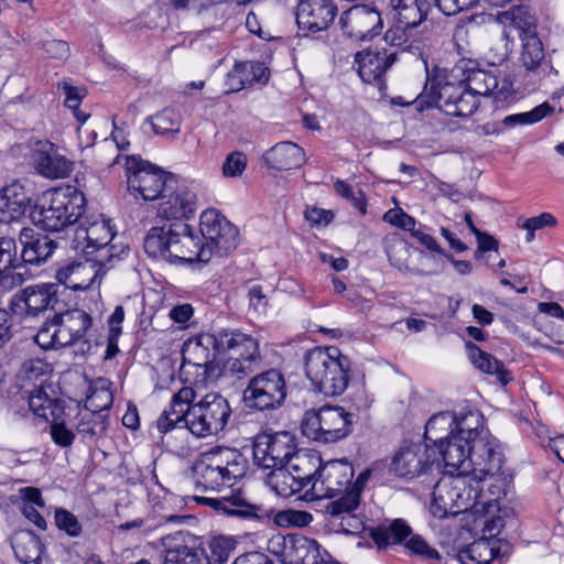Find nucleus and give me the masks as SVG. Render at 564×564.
I'll list each match as a JSON object with an SVG mask.
<instances>
[{
    "mask_svg": "<svg viewBox=\"0 0 564 564\" xmlns=\"http://www.w3.org/2000/svg\"><path fill=\"white\" fill-rule=\"evenodd\" d=\"M334 189L339 196L349 200L352 206L360 210L362 214L366 213V200L361 191H355L348 183L341 180H337L335 182Z\"/></svg>",
    "mask_w": 564,
    "mask_h": 564,
    "instance_id": "nucleus-59",
    "label": "nucleus"
},
{
    "mask_svg": "<svg viewBox=\"0 0 564 564\" xmlns=\"http://www.w3.org/2000/svg\"><path fill=\"white\" fill-rule=\"evenodd\" d=\"M337 14L333 0H300L296 22L300 29L319 32L326 30Z\"/></svg>",
    "mask_w": 564,
    "mask_h": 564,
    "instance_id": "nucleus-30",
    "label": "nucleus"
},
{
    "mask_svg": "<svg viewBox=\"0 0 564 564\" xmlns=\"http://www.w3.org/2000/svg\"><path fill=\"white\" fill-rule=\"evenodd\" d=\"M263 159L274 170L286 171L297 169L305 162V154L301 147L293 142H280L268 150Z\"/></svg>",
    "mask_w": 564,
    "mask_h": 564,
    "instance_id": "nucleus-42",
    "label": "nucleus"
},
{
    "mask_svg": "<svg viewBox=\"0 0 564 564\" xmlns=\"http://www.w3.org/2000/svg\"><path fill=\"white\" fill-rule=\"evenodd\" d=\"M55 522L58 529L64 530L70 536H78L82 532V525L77 518L67 510L57 509Z\"/></svg>",
    "mask_w": 564,
    "mask_h": 564,
    "instance_id": "nucleus-60",
    "label": "nucleus"
},
{
    "mask_svg": "<svg viewBox=\"0 0 564 564\" xmlns=\"http://www.w3.org/2000/svg\"><path fill=\"white\" fill-rule=\"evenodd\" d=\"M305 373L325 397L341 394L348 386L349 362L337 347H315L305 355Z\"/></svg>",
    "mask_w": 564,
    "mask_h": 564,
    "instance_id": "nucleus-4",
    "label": "nucleus"
},
{
    "mask_svg": "<svg viewBox=\"0 0 564 564\" xmlns=\"http://www.w3.org/2000/svg\"><path fill=\"white\" fill-rule=\"evenodd\" d=\"M502 527L501 520L487 521L484 528V532L488 536L478 539L460 549L457 553V558L462 564H489L495 557L499 555L500 540H496L495 536L500 532Z\"/></svg>",
    "mask_w": 564,
    "mask_h": 564,
    "instance_id": "nucleus-29",
    "label": "nucleus"
},
{
    "mask_svg": "<svg viewBox=\"0 0 564 564\" xmlns=\"http://www.w3.org/2000/svg\"><path fill=\"white\" fill-rule=\"evenodd\" d=\"M302 433L314 441L324 442V424L322 419V410H310L306 411L302 423Z\"/></svg>",
    "mask_w": 564,
    "mask_h": 564,
    "instance_id": "nucleus-56",
    "label": "nucleus"
},
{
    "mask_svg": "<svg viewBox=\"0 0 564 564\" xmlns=\"http://www.w3.org/2000/svg\"><path fill=\"white\" fill-rule=\"evenodd\" d=\"M128 247H120L118 253L96 256L65 263L56 271L58 283L74 291H86L94 284H100L107 270L127 257Z\"/></svg>",
    "mask_w": 564,
    "mask_h": 564,
    "instance_id": "nucleus-11",
    "label": "nucleus"
},
{
    "mask_svg": "<svg viewBox=\"0 0 564 564\" xmlns=\"http://www.w3.org/2000/svg\"><path fill=\"white\" fill-rule=\"evenodd\" d=\"M221 355H229L226 370L237 378L252 373L261 364L259 343L238 329L218 330Z\"/></svg>",
    "mask_w": 564,
    "mask_h": 564,
    "instance_id": "nucleus-12",
    "label": "nucleus"
},
{
    "mask_svg": "<svg viewBox=\"0 0 564 564\" xmlns=\"http://www.w3.org/2000/svg\"><path fill=\"white\" fill-rule=\"evenodd\" d=\"M20 267L15 240L0 238V286L10 290L23 283V275L15 270Z\"/></svg>",
    "mask_w": 564,
    "mask_h": 564,
    "instance_id": "nucleus-39",
    "label": "nucleus"
},
{
    "mask_svg": "<svg viewBox=\"0 0 564 564\" xmlns=\"http://www.w3.org/2000/svg\"><path fill=\"white\" fill-rule=\"evenodd\" d=\"M158 214L165 219L178 220L188 218L195 212L196 195L185 185L175 184L171 191H164L160 196Z\"/></svg>",
    "mask_w": 564,
    "mask_h": 564,
    "instance_id": "nucleus-32",
    "label": "nucleus"
},
{
    "mask_svg": "<svg viewBox=\"0 0 564 564\" xmlns=\"http://www.w3.org/2000/svg\"><path fill=\"white\" fill-rule=\"evenodd\" d=\"M57 293L58 284L55 283L30 285L12 296L10 308L15 315L36 316L45 310H55Z\"/></svg>",
    "mask_w": 564,
    "mask_h": 564,
    "instance_id": "nucleus-22",
    "label": "nucleus"
},
{
    "mask_svg": "<svg viewBox=\"0 0 564 564\" xmlns=\"http://www.w3.org/2000/svg\"><path fill=\"white\" fill-rule=\"evenodd\" d=\"M426 65V62H424ZM462 65H454L452 68L436 69L431 76L425 66L427 82L424 90L430 86V95L433 102L447 116L468 117L478 108V99L468 90L462 76Z\"/></svg>",
    "mask_w": 564,
    "mask_h": 564,
    "instance_id": "nucleus-3",
    "label": "nucleus"
},
{
    "mask_svg": "<svg viewBox=\"0 0 564 564\" xmlns=\"http://www.w3.org/2000/svg\"><path fill=\"white\" fill-rule=\"evenodd\" d=\"M478 0H434L435 7L445 15H455L474 7Z\"/></svg>",
    "mask_w": 564,
    "mask_h": 564,
    "instance_id": "nucleus-62",
    "label": "nucleus"
},
{
    "mask_svg": "<svg viewBox=\"0 0 564 564\" xmlns=\"http://www.w3.org/2000/svg\"><path fill=\"white\" fill-rule=\"evenodd\" d=\"M521 42L520 63L524 68L525 76L530 78V82L535 84L552 74H557L538 34L523 36Z\"/></svg>",
    "mask_w": 564,
    "mask_h": 564,
    "instance_id": "nucleus-28",
    "label": "nucleus"
},
{
    "mask_svg": "<svg viewBox=\"0 0 564 564\" xmlns=\"http://www.w3.org/2000/svg\"><path fill=\"white\" fill-rule=\"evenodd\" d=\"M58 90L65 96V106L76 111L85 96V89L72 86L68 82H62L57 86Z\"/></svg>",
    "mask_w": 564,
    "mask_h": 564,
    "instance_id": "nucleus-63",
    "label": "nucleus"
},
{
    "mask_svg": "<svg viewBox=\"0 0 564 564\" xmlns=\"http://www.w3.org/2000/svg\"><path fill=\"white\" fill-rule=\"evenodd\" d=\"M248 73L246 62L237 63L226 76V93H237L245 87L252 85Z\"/></svg>",
    "mask_w": 564,
    "mask_h": 564,
    "instance_id": "nucleus-57",
    "label": "nucleus"
},
{
    "mask_svg": "<svg viewBox=\"0 0 564 564\" xmlns=\"http://www.w3.org/2000/svg\"><path fill=\"white\" fill-rule=\"evenodd\" d=\"M286 395L284 376L276 369H269L250 379L243 391V401L249 409L275 410L282 406Z\"/></svg>",
    "mask_w": 564,
    "mask_h": 564,
    "instance_id": "nucleus-14",
    "label": "nucleus"
},
{
    "mask_svg": "<svg viewBox=\"0 0 564 564\" xmlns=\"http://www.w3.org/2000/svg\"><path fill=\"white\" fill-rule=\"evenodd\" d=\"M455 65L463 66L462 79L476 99L492 96L496 101H506L512 96L513 86L508 78L499 79L491 70L478 68L476 62L471 59H460Z\"/></svg>",
    "mask_w": 564,
    "mask_h": 564,
    "instance_id": "nucleus-19",
    "label": "nucleus"
},
{
    "mask_svg": "<svg viewBox=\"0 0 564 564\" xmlns=\"http://www.w3.org/2000/svg\"><path fill=\"white\" fill-rule=\"evenodd\" d=\"M282 556L285 564H317L325 551L317 541L301 534L282 538Z\"/></svg>",
    "mask_w": 564,
    "mask_h": 564,
    "instance_id": "nucleus-34",
    "label": "nucleus"
},
{
    "mask_svg": "<svg viewBox=\"0 0 564 564\" xmlns=\"http://www.w3.org/2000/svg\"><path fill=\"white\" fill-rule=\"evenodd\" d=\"M48 423L53 443L62 448L70 447L75 440V433L66 426L64 414L57 415Z\"/></svg>",
    "mask_w": 564,
    "mask_h": 564,
    "instance_id": "nucleus-55",
    "label": "nucleus"
},
{
    "mask_svg": "<svg viewBox=\"0 0 564 564\" xmlns=\"http://www.w3.org/2000/svg\"><path fill=\"white\" fill-rule=\"evenodd\" d=\"M297 445L292 433L263 432L253 441V462L262 469H271L288 465L291 457L296 454Z\"/></svg>",
    "mask_w": 564,
    "mask_h": 564,
    "instance_id": "nucleus-18",
    "label": "nucleus"
},
{
    "mask_svg": "<svg viewBox=\"0 0 564 564\" xmlns=\"http://www.w3.org/2000/svg\"><path fill=\"white\" fill-rule=\"evenodd\" d=\"M19 240L22 246L21 259L25 263L35 265L44 263L57 247L47 235L29 227L21 229Z\"/></svg>",
    "mask_w": 564,
    "mask_h": 564,
    "instance_id": "nucleus-35",
    "label": "nucleus"
},
{
    "mask_svg": "<svg viewBox=\"0 0 564 564\" xmlns=\"http://www.w3.org/2000/svg\"><path fill=\"white\" fill-rule=\"evenodd\" d=\"M31 160L35 171L43 177L57 180L67 177L73 162L63 155L48 140H36L32 144Z\"/></svg>",
    "mask_w": 564,
    "mask_h": 564,
    "instance_id": "nucleus-25",
    "label": "nucleus"
},
{
    "mask_svg": "<svg viewBox=\"0 0 564 564\" xmlns=\"http://www.w3.org/2000/svg\"><path fill=\"white\" fill-rule=\"evenodd\" d=\"M42 50L51 58L65 59L69 56V46L62 40L45 41L42 43Z\"/></svg>",
    "mask_w": 564,
    "mask_h": 564,
    "instance_id": "nucleus-64",
    "label": "nucleus"
},
{
    "mask_svg": "<svg viewBox=\"0 0 564 564\" xmlns=\"http://www.w3.org/2000/svg\"><path fill=\"white\" fill-rule=\"evenodd\" d=\"M194 395V390L188 387L182 388L173 395L169 408L161 413L156 421V427L161 434L165 435L173 430H180L183 433L186 430L189 431L187 417Z\"/></svg>",
    "mask_w": 564,
    "mask_h": 564,
    "instance_id": "nucleus-31",
    "label": "nucleus"
},
{
    "mask_svg": "<svg viewBox=\"0 0 564 564\" xmlns=\"http://www.w3.org/2000/svg\"><path fill=\"white\" fill-rule=\"evenodd\" d=\"M430 444H411L401 447L391 463V470L398 477L414 478L435 463Z\"/></svg>",
    "mask_w": 564,
    "mask_h": 564,
    "instance_id": "nucleus-26",
    "label": "nucleus"
},
{
    "mask_svg": "<svg viewBox=\"0 0 564 564\" xmlns=\"http://www.w3.org/2000/svg\"><path fill=\"white\" fill-rule=\"evenodd\" d=\"M31 199L24 186L14 181L0 191V223L19 220L30 207Z\"/></svg>",
    "mask_w": 564,
    "mask_h": 564,
    "instance_id": "nucleus-36",
    "label": "nucleus"
},
{
    "mask_svg": "<svg viewBox=\"0 0 564 564\" xmlns=\"http://www.w3.org/2000/svg\"><path fill=\"white\" fill-rule=\"evenodd\" d=\"M85 200L84 194L70 186L47 191L32 212V219L46 231H61L79 220Z\"/></svg>",
    "mask_w": 564,
    "mask_h": 564,
    "instance_id": "nucleus-5",
    "label": "nucleus"
},
{
    "mask_svg": "<svg viewBox=\"0 0 564 564\" xmlns=\"http://www.w3.org/2000/svg\"><path fill=\"white\" fill-rule=\"evenodd\" d=\"M394 19L403 30H411L424 22L431 10L429 0H390Z\"/></svg>",
    "mask_w": 564,
    "mask_h": 564,
    "instance_id": "nucleus-41",
    "label": "nucleus"
},
{
    "mask_svg": "<svg viewBox=\"0 0 564 564\" xmlns=\"http://www.w3.org/2000/svg\"><path fill=\"white\" fill-rule=\"evenodd\" d=\"M397 59L395 52L366 50L355 55L360 78L368 84H381L387 69Z\"/></svg>",
    "mask_w": 564,
    "mask_h": 564,
    "instance_id": "nucleus-33",
    "label": "nucleus"
},
{
    "mask_svg": "<svg viewBox=\"0 0 564 564\" xmlns=\"http://www.w3.org/2000/svg\"><path fill=\"white\" fill-rule=\"evenodd\" d=\"M411 529L404 519L398 518L371 528L369 535L379 550H387L395 545L402 547L411 534Z\"/></svg>",
    "mask_w": 564,
    "mask_h": 564,
    "instance_id": "nucleus-38",
    "label": "nucleus"
},
{
    "mask_svg": "<svg viewBox=\"0 0 564 564\" xmlns=\"http://www.w3.org/2000/svg\"><path fill=\"white\" fill-rule=\"evenodd\" d=\"M455 435L470 443L476 440L485 443H497L495 438H490L488 431L482 426V415L477 411H468L467 413L456 416Z\"/></svg>",
    "mask_w": 564,
    "mask_h": 564,
    "instance_id": "nucleus-46",
    "label": "nucleus"
},
{
    "mask_svg": "<svg viewBox=\"0 0 564 564\" xmlns=\"http://www.w3.org/2000/svg\"><path fill=\"white\" fill-rule=\"evenodd\" d=\"M121 160H124L128 191L135 198L154 200L160 198L164 191L173 188L174 176L161 169L134 155L122 158L118 154L111 164H119Z\"/></svg>",
    "mask_w": 564,
    "mask_h": 564,
    "instance_id": "nucleus-10",
    "label": "nucleus"
},
{
    "mask_svg": "<svg viewBox=\"0 0 564 564\" xmlns=\"http://www.w3.org/2000/svg\"><path fill=\"white\" fill-rule=\"evenodd\" d=\"M321 463V457L316 453H307L299 449H296V454L291 457L288 465L294 477H296L297 482H301L302 490L308 486L312 488V484L318 475Z\"/></svg>",
    "mask_w": 564,
    "mask_h": 564,
    "instance_id": "nucleus-43",
    "label": "nucleus"
},
{
    "mask_svg": "<svg viewBox=\"0 0 564 564\" xmlns=\"http://www.w3.org/2000/svg\"><path fill=\"white\" fill-rule=\"evenodd\" d=\"M113 402V395L110 388L102 382L100 387L93 389L86 400V409L97 414L110 409Z\"/></svg>",
    "mask_w": 564,
    "mask_h": 564,
    "instance_id": "nucleus-54",
    "label": "nucleus"
},
{
    "mask_svg": "<svg viewBox=\"0 0 564 564\" xmlns=\"http://www.w3.org/2000/svg\"><path fill=\"white\" fill-rule=\"evenodd\" d=\"M218 344V332L200 334L186 340L182 348L181 369L187 371V367H194L202 369L205 375L212 369L216 358L223 356Z\"/></svg>",
    "mask_w": 564,
    "mask_h": 564,
    "instance_id": "nucleus-24",
    "label": "nucleus"
},
{
    "mask_svg": "<svg viewBox=\"0 0 564 564\" xmlns=\"http://www.w3.org/2000/svg\"><path fill=\"white\" fill-rule=\"evenodd\" d=\"M247 166V158L242 152L229 153L223 164V173L227 177H236L242 174Z\"/></svg>",
    "mask_w": 564,
    "mask_h": 564,
    "instance_id": "nucleus-61",
    "label": "nucleus"
},
{
    "mask_svg": "<svg viewBox=\"0 0 564 564\" xmlns=\"http://www.w3.org/2000/svg\"><path fill=\"white\" fill-rule=\"evenodd\" d=\"M93 326V318L83 310L74 308L55 314L36 333L34 340L43 349H56L88 341L87 334Z\"/></svg>",
    "mask_w": 564,
    "mask_h": 564,
    "instance_id": "nucleus-9",
    "label": "nucleus"
},
{
    "mask_svg": "<svg viewBox=\"0 0 564 564\" xmlns=\"http://www.w3.org/2000/svg\"><path fill=\"white\" fill-rule=\"evenodd\" d=\"M498 18L505 25L516 28L519 31L520 39L536 35V19L525 6H517L500 12Z\"/></svg>",
    "mask_w": 564,
    "mask_h": 564,
    "instance_id": "nucleus-49",
    "label": "nucleus"
},
{
    "mask_svg": "<svg viewBox=\"0 0 564 564\" xmlns=\"http://www.w3.org/2000/svg\"><path fill=\"white\" fill-rule=\"evenodd\" d=\"M238 545L236 538L230 535L213 536L208 542L210 555L202 547L177 544L165 551L163 564H224Z\"/></svg>",
    "mask_w": 564,
    "mask_h": 564,
    "instance_id": "nucleus-15",
    "label": "nucleus"
},
{
    "mask_svg": "<svg viewBox=\"0 0 564 564\" xmlns=\"http://www.w3.org/2000/svg\"><path fill=\"white\" fill-rule=\"evenodd\" d=\"M383 220L391 224L392 226H395V227L402 229V230L409 231L412 237H413V231L419 230L415 228V226H416L415 218L410 216L405 212H403L401 208L389 209L383 215Z\"/></svg>",
    "mask_w": 564,
    "mask_h": 564,
    "instance_id": "nucleus-58",
    "label": "nucleus"
},
{
    "mask_svg": "<svg viewBox=\"0 0 564 564\" xmlns=\"http://www.w3.org/2000/svg\"><path fill=\"white\" fill-rule=\"evenodd\" d=\"M149 121L156 134H176L181 130V116L172 108H164L150 117Z\"/></svg>",
    "mask_w": 564,
    "mask_h": 564,
    "instance_id": "nucleus-53",
    "label": "nucleus"
},
{
    "mask_svg": "<svg viewBox=\"0 0 564 564\" xmlns=\"http://www.w3.org/2000/svg\"><path fill=\"white\" fill-rule=\"evenodd\" d=\"M386 252L390 263L400 271L415 275H434L442 271V261L437 260L434 256H429L424 251L421 252L420 259L422 262H430V268L410 267L409 258L411 256V246L399 235L387 238Z\"/></svg>",
    "mask_w": 564,
    "mask_h": 564,
    "instance_id": "nucleus-27",
    "label": "nucleus"
},
{
    "mask_svg": "<svg viewBox=\"0 0 564 564\" xmlns=\"http://www.w3.org/2000/svg\"><path fill=\"white\" fill-rule=\"evenodd\" d=\"M324 443H333L346 437L354 424V413L341 406H322Z\"/></svg>",
    "mask_w": 564,
    "mask_h": 564,
    "instance_id": "nucleus-40",
    "label": "nucleus"
},
{
    "mask_svg": "<svg viewBox=\"0 0 564 564\" xmlns=\"http://www.w3.org/2000/svg\"><path fill=\"white\" fill-rule=\"evenodd\" d=\"M116 232L110 225L109 219L101 216H91L78 220V226L75 229L73 239L74 248L90 254L98 252L97 256H109L118 253L120 247L123 245L110 243L115 238Z\"/></svg>",
    "mask_w": 564,
    "mask_h": 564,
    "instance_id": "nucleus-17",
    "label": "nucleus"
},
{
    "mask_svg": "<svg viewBox=\"0 0 564 564\" xmlns=\"http://www.w3.org/2000/svg\"><path fill=\"white\" fill-rule=\"evenodd\" d=\"M21 400L26 402L28 409L22 411L13 409L14 415L24 416L26 413L32 412L35 416L50 422L57 415L65 414L63 402L50 397L42 387L34 389L28 395H21Z\"/></svg>",
    "mask_w": 564,
    "mask_h": 564,
    "instance_id": "nucleus-37",
    "label": "nucleus"
},
{
    "mask_svg": "<svg viewBox=\"0 0 564 564\" xmlns=\"http://www.w3.org/2000/svg\"><path fill=\"white\" fill-rule=\"evenodd\" d=\"M456 415L451 411H442L430 417L425 425V444L435 448L455 434Z\"/></svg>",
    "mask_w": 564,
    "mask_h": 564,
    "instance_id": "nucleus-44",
    "label": "nucleus"
},
{
    "mask_svg": "<svg viewBox=\"0 0 564 564\" xmlns=\"http://www.w3.org/2000/svg\"><path fill=\"white\" fill-rule=\"evenodd\" d=\"M199 232L204 239L202 247L210 250V259L229 254L239 243L238 228L216 209L202 213Z\"/></svg>",
    "mask_w": 564,
    "mask_h": 564,
    "instance_id": "nucleus-16",
    "label": "nucleus"
},
{
    "mask_svg": "<svg viewBox=\"0 0 564 564\" xmlns=\"http://www.w3.org/2000/svg\"><path fill=\"white\" fill-rule=\"evenodd\" d=\"M108 427L107 417L93 411L80 414L77 423V432L85 440H93L100 436Z\"/></svg>",
    "mask_w": 564,
    "mask_h": 564,
    "instance_id": "nucleus-51",
    "label": "nucleus"
},
{
    "mask_svg": "<svg viewBox=\"0 0 564 564\" xmlns=\"http://www.w3.org/2000/svg\"><path fill=\"white\" fill-rule=\"evenodd\" d=\"M552 110L553 108L547 102H543L530 111L507 116L502 121L499 122V124L502 129H510L516 126L532 124L542 120L550 112H552Z\"/></svg>",
    "mask_w": 564,
    "mask_h": 564,
    "instance_id": "nucleus-52",
    "label": "nucleus"
},
{
    "mask_svg": "<svg viewBox=\"0 0 564 564\" xmlns=\"http://www.w3.org/2000/svg\"><path fill=\"white\" fill-rule=\"evenodd\" d=\"M231 416V408L219 393H207L198 402H191L189 432L196 437H207L223 432Z\"/></svg>",
    "mask_w": 564,
    "mask_h": 564,
    "instance_id": "nucleus-13",
    "label": "nucleus"
},
{
    "mask_svg": "<svg viewBox=\"0 0 564 564\" xmlns=\"http://www.w3.org/2000/svg\"><path fill=\"white\" fill-rule=\"evenodd\" d=\"M466 346L469 350V359L477 369L488 375H495L497 380L503 386L512 380L511 373L505 368L502 361L481 350L475 344L467 343Z\"/></svg>",
    "mask_w": 564,
    "mask_h": 564,
    "instance_id": "nucleus-47",
    "label": "nucleus"
},
{
    "mask_svg": "<svg viewBox=\"0 0 564 564\" xmlns=\"http://www.w3.org/2000/svg\"><path fill=\"white\" fill-rule=\"evenodd\" d=\"M352 477L354 468L346 460L321 464L318 475L312 484V495L317 499L339 496L337 500L326 505V512L333 517L350 513L359 506L365 475H360L355 482L351 481Z\"/></svg>",
    "mask_w": 564,
    "mask_h": 564,
    "instance_id": "nucleus-2",
    "label": "nucleus"
},
{
    "mask_svg": "<svg viewBox=\"0 0 564 564\" xmlns=\"http://www.w3.org/2000/svg\"><path fill=\"white\" fill-rule=\"evenodd\" d=\"M339 23L344 33L354 40H371L383 26L379 11L370 6H354L343 12Z\"/></svg>",
    "mask_w": 564,
    "mask_h": 564,
    "instance_id": "nucleus-23",
    "label": "nucleus"
},
{
    "mask_svg": "<svg viewBox=\"0 0 564 564\" xmlns=\"http://www.w3.org/2000/svg\"><path fill=\"white\" fill-rule=\"evenodd\" d=\"M478 446L474 453L476 469H471L469 476L474 478L473 487L480 491L476 507L487 509L506 496L510 475L502 470L503 454L499 447L492 449L481 444Z\"/></svg>",
    "mask_w": 564,
    "mask_h": 564,
    "instance_id": "nucleus-7",
    "label": "nucleus"
},
{
    "mask_svg": "<svg viewBox=\"0 0 564 564\" xmlns=\"http://www.w3.org/2000/svg\"><path fill=\"white\" fill-rule=\"evenodd\" d=\"M484 445L486 448L497 449V443H485L476 440V443H470L462 437L453 434V436L432 449L433 456L436 457L435 463H443L445 467L459 470L458 473H471L476 469V462L474 459L478 445Z\"/></svg>",
    "mask_w": 564,
    "mask_h": 564,
    "instance_id": "nucleus-20",
    "label": "nucleus"
},
{
    "mask_svg": "<svg viewBox=\"0 0 564 564\" xmlns=\"http://www.w3.org/2000/svg\"><path fill=\"white\" fill-rule=\"evenodd\" d=\"M143 248L153 259L180 265L210 261V250L202 247L200 238L183 221L152 227L144 238Z\"/></svg>",
    "mask_w": 564,
    "mask_h": 564,
    "instance_id": "nucleus-1",
    "label": "nucleus"
},
{
    "mask_svg": "<svg viewBox=\"0 0 564 564\" xmlns=\"http://www.w3.org/2000/svg\"><path fill=\"white\" fill-rule=\"evenodd\" d=\"M402 553L415 561L425 564H445L441 553L421 534L411 529V534L406 538Z\"/></svg>",
    "mask_w": 564,
    "mask_h": 564,
    "instance_id": "nucleus-45",
    "label": "nucleus"
},
{
    "mask_svg": "<svg viewBox=\"0 0 564 564\" xmlns=\"http://www.w3.org/2000/svg\"><path fill=\"white\" fill-rule=\"evenodd\" d=\"M13 551L23 564H41L44 545L36 534L28 531L17 535Z\"/></svg>",
    "mask_w": 564,
    "mask_h": 564,
    "instance_id": "nucleus-50",
    "label": "nucleus"
},
{
    "mask_svg": "<svg viewBox=\"0 0 564 564\" xmlns=\"http://www.w3.org/2000/svg\"><path fill=\"white\" fill-rule=\"evenodd\" d=\"M473 476L457 473L443 476L434 486L431 512L434 517L445 518L476 508L480 497L478 488L473 487Z\"/></svg>",
    "mask_w": 564,
    "mask_h": 564,
    "instance_id": "nucleus-8",
    "label": "nucleus"
},
{
    "mask_svg": "<svg viewBox=\"0 0 564 564\" xmlns=\"http://www.w3.org/2000/svg\"><path fill=\"white\" fill-rule=\"evenodd\" d=\"M248 469L247 458L237 449L215 447L200 455L194 466L196 482L205 489L231 487Z\"/></svg>",
    "mask_w": 564,
    "mask_h": 564,
    "instance_id": "nucleus-6",
    "label": "nucleus"
},
{
    "mask_svg": "<svg viewBox=\"0 0 564 564\" xmlns=\"http://www.w3.org/2000/svg\"><path fill=\"white\" fill-rule=\"evenodd\" d=\"M265 481L276 496L283 498L292 497L302 490L301 482H297L289 465L271 468Z\"/></svg>",
    "mask_w": 564,
    "mask_h": 564,
    "instance_id": "nucleus-48",
    "label": "nucleus"
},
{
    "mask_svg": "<svg viewBox=\"0 0 564 564\" xmlns=\"http://www.w3.org/2000/svg\"><path fill=\"white\" fill-rule=\"evenodd\" d=\"M197 502L208 506L220 514L260 523L271 521L274 510L262 505L250 503L241 492H232L219 498L196 497Z\"/></svg>",
    "mask_w": 564,
    "mask_h": 564,
    "instance_id": "nucleus-21",
    "label": "nucleus"
}]
</instances>
